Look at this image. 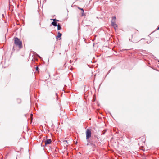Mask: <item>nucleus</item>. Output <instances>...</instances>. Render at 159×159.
Wrapping results in <instances>:
<instances>
[{
    "instance_id": "f257e3e1",
    "label": "nucleus",
    "mask_w": 159,
    "mask_h": 159,
    "mask_svg": "<svg viewBox=\"0 0 159 159\" xmlns=\"http://www.w3.org/2000/svg\"><path fill=\"white\" fill-rule=\"evenodd\" d=\"M14 43L15 45L18 46L20 48L22 47V42L17 37L14 38Z\"/></svg>"
},
{
    "instance_id": "f03ea898",
    "label": "nucleus",
    "mask_w": 159,
    "mask_h": 159,
    "mask_svg": "<svg viewBox=\"0 0 159 159\" xmlns=\"http://www.w3.org/2000/svg\"><path fill=\"white\" fill-rule=\"evenodd\" d=\"M91 131L90 129H87L86 132V138L88 139L91 137Z\"/></svg>"
},
{
    "instance_id": "7ed1b4c3",
    "label": "nucleus",
    "mask_w": 159,
    "mask_h": 159,
    "mask_svg": "<svg viewBox=\"0 0 159 159\" xmlns=\"http://www.w3.org/2000/svg\"><path fill=\"white\" fill-rule=\"evenodd\" d=\"M115 21H111V25L114 27V28L116 30L117 28V25L115 23Z\"/></svg>"
},
{
    "instance_id": "20e7f679",
    "label": "nucleus",
    "mask_w": 159,
    "mask_h": 159,
    "mask_svg": "<svg viewBox=\"0 0 159 159\" xmlns=\"http://www.w3.org/2000/svg\"><path fill=\"white\" fill-rule=\"evenodd\" d=\"M51 140L50 139H47V140L45 141V145H46L47 144H49L51 143Z\"/></svg>"
},
{
    "instance_id": "39448f33",
    "label": "nucleus",
    "mask_w": 159,
    "mask_h": 159,
    "mask_svg": "<svg viewBox=\"0 0 159 159\" xmlns=\"http://www.w3.org/2000/svg\"><path fill=\"white\" fill-rule=\"evenodd\" d=\"M57 34H58L56 36V39H57L58 38H60L62 35L59 32H58Z\"/></svg>"
},
{
    "instance_id": "423d86ee",
    "label": "nucleus",
    "mask_w": 159,
    "mask_h": 159,
    "mask_svg": "<svg viewBox=\"0 0 159 159\" xmlns=\"http://www.w3.org/2000/svg\"><path fill=\"white\" fill-rule=\"evenodd\" d=\"M87 146L91 145L92 147H94L95 146V145L94 144H93V143H89V142H88L87 144Z\"/></svg>"
},
{
    "instance_id": "0eeeda50",
    "label": "nucleus",
    "mask_w": 159,
    "mask_h": 159,
    "mask_svg": "<svg viewBox=\"0 0 159 159\" xmlns=\"http://www.w3.org/2000/svg\"><path fill=\"white\" fill-rule=\"evenodd\" d=\"M52 24L54 26H56L57 25V22L53 21L52 22Z\"/></svg>"
},
{
    "instance_id": "6e6552de",
    "label": "nucleus",
    "mask_w": 159,
    "mask_h": 159,
    "mask_svg": "<svg viewBox=\"0 0 159 159\" xmlns=\"http://www.w3.org/2000/svg\"><path fill=\"white\" fill-rule=\"evenodd\" d=\"M63 143L66 145L67 146L68 144V143L67 142V140H64L63 141Z\"/></svg>"
},
{
    "instance_id": "1a4fd4ad",
    "label": "nucleus",
    "mask_w": 159,
    "mask_h": 159,
    "mask_svg": "<svg viewBox=\"0 0 159 159\" xmlns=\"http://www.w3.org/2000/svg\"><path fill=\"white\" fill-rule=\"evenodd\" d=\"M57 26L58 30H59L61 29V27L59 24H58Z\"/></svg>"
},
{
    "instance_id": "9d476101",
    "label": "nucleus",
    "mask_w": 159,
    "mask_h": 159,
    "mask_svg": "<svg viewBox=\"0 0 159 159\" xmlns=\"http://www.w3.org/2000/svg\"><path fill=\"white\" fill-rule=\"evenodd\" d=\"M79 9H80L82 11V16H83V14H84V11L83 9V8H79Z\"/></svg>"
},
{
    "instance_id": "9b49d317",
    "label": "nucleus",
    "mask_w": 159,
    "mask_h": 159,
    "mask_svg": "<svg viewBox=\"0 0 159 159\" xmlns=\"http://www.w3.org/2000/svg\"><path fill=\"white\" fill-rule=\"evenodd\" d=\"M116 18V17L115 16H114V17H113L111 21H115Z\"/></svg>"
},
{
    "instance_id": "f8f14e48",
    "label": "nucleus",
    "mask_w": 159,
    "mask_h": 159,
    "mask_svg": "<svg viewBox=\"0 0 159 159\" xmlns=\"http://www.w3.org/2000/svg\"><path fill=\"white\" fill-rule=\"evenodd\" d=\"M50 20H53L54 21H58L57 20H56V19H50Z\"/></svg>"
},
{
    "instance_id": "ddd939ff",
    "label": "nucleus",
    "mask_w": 159,
    "mask_h": 159,
    "mask_svg": "<svg viewBox=\"0 0 159 159\" xmlns=\"http://www.w3.org/2000/svg\"><path fill=\"white\" fill-rule=\"evenodd\" d=\"M38 69H39L38 67L37 66L36 67V70H38Z\"/></svg>"
},
{
    "instance_id": "4468645a",
    "label": "nucleus",
    "mask_w": 159,
    "mask_h": 159,
    "mask_svg": "<svg viewBox=\"0 0 159 159\" xmlns=\"http://www.w3.org/2000/svg\"><path fill=\"white\" fill-rule=\"evenodd\" d=\"M159 30V27H158V28H157V30Z\"/></svg>"
},
{
    "instance_id": "2eb2a0df",
    "label": "nucleus",
    "mask_w": 159,
    "mask_h": 159,
    "mask_svg": "<svg viewBox=\"0 0 159 159\" xmlns=\"http://www.w3.org/2000/svg\"><path fill=\"white\" fill-rule=\"evenodd\" d=\"M57 93H56V96H57Z\"/></svg>"
},
{
    "instance_id": "dca6fc26",
    "label": "nucleus",
    "mask_w": 159,
    "mask_h": 159,
    "mask_svg": "<svg viewBox=\"0 0 159 159\" xmlns=\"http://www.w3.org/2000/svg\"><path fill=\"white\" fill-rule=\"evenodd\" d=\"M14 46L13 47V49H14Z\"/></svg>"
},
{
    "instance_id": "f3484780",
    "label": "nucleus",
    "mask_w": 159,
    "mask_h": 159,
    "mask_svg": "<svg viewBox=\"0 0 159 159\" xmlns=\"http://www.w3.org/2000/svg\"><path fill=\"white\" fill-rule=\"evenodd\" d=\"M77 143V142H76V143H75L76 144Z\"/></svg>"
},
{
    "instance_id": "a211bd4d",
    "label": "nucleus",
    "mask_w": 159,
    "mask_h": 159,
    "mask_svg": "<svg viewBox=\"0 0 159 159\" xmlns=\"http://www.w3.org/2000/svg\"><path fill=\"white\" fill-rule=\"evenodd\" d=\"M158 61L159 62V60Z\"/></svg>"
}]
</instances>
